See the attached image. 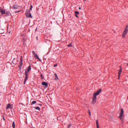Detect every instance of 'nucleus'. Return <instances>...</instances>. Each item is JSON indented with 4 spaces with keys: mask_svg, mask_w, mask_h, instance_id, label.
Instances as JSON below:
<instances>
[{
    "mask_svg": "<svg viewBox=\"0 0 128 128\" xmlns=\"http://www.w3.org/2000/svg\"><path fill=\"white\" fill-rule=\"evenodd\" d=\"M102 92V89H99L98 90L96 91V92H94V96L92 98V104H94L96 102V96H98Z\"/></svg>",
    "mask_w": 128,
    "mask_h": 128,
    "instance_id": "1",
    "label": "nucleus"
},
{
    "mask_svg": "<svg viewBox=\"0 0 128 128\" xmlns=\"http://www.w3.org/2000/svg\"><path fill=\"white\" fill-rule=\"evenodd\" d=\"M26 18H32V16L30 14V10H26Z\"/></svg>",
    "mask_w": 128,
    "mask_h": 128,
    "instance_id": "2",
    "label": "nucleus"
},
{
    "mask_svg": "<svg viewBox=\"0 0 128 128\" xmlns=\"http://www.w3.org/2000/svg\"><path fill=\"white\" fill-rule=\"evenodd\" d=\"M124 108H121L120 112V113L119 118L122 120H124Z\"/></svg>",
    "mask_w": 128,
    "mask_h": 128,
    "instance_id": "3",
    "label": "nucleus"
},
{
    "mask_svg": "<svg viewBox=\"0 0 128 128\" xmlns=\"http://www.w3.org/2000/svg\"><path fill=\"white\" fill-rule=\"evenodd\" d=\"M22 58L21 57L20 58V64L18 66V68L20 70H21L22 66Z\"/></svg>",
    "mask_w": 128,
    "mask_h": 128,
    "instance_id": "4",
    "label": "nucleus"
},
{
    "mask_svg": "<svg viewBox=\"0 0 128 128\" xmlns=\"http://www.w3.org/2000/svg\"><path fill=\"white\" fill-rule=\"evenodd\" d=\"M26 77L24 80V84H26V80H28V72H26V74H25Z\"/></svg>",
    "mask_w": 128,
    "mask_h": 128,
    "instance_id": "5",
    "label": "nucleus"
},
{
    "mask_svg": "<svg viewBox=\"0 0 128 128\" xmlns=\"http://www.w3.org/2000/svg\"><path fill=\"white\" fill-rule=\"evenodd\" d=\"M42 86H44V88H48V84L46 82H43L42 83Z\"/></svg>",
    "mask_w": 128,
    "mask_h": 128,
    "instance_id": "6",
    "label": "nucleus"
},
{
    "mask_svg": "<svg viewBox=\"0 0 128 128\" xmlns=\"http://www.w3.org/2000/svg\"><path fill=\"white\" fill-rule=\"evenodd\" d=\"M30 70H32V67H30V66L28 67L27 70L25 71V74H26V72H27V74H28V72H30Z\"/></svg>",
    "mask_w": 128,
    "mask_h": 128,
    "instance_id": "7",
    "label": "nucleus"
},
{
    "mask_svg": "<svg viewBox=\"0 0 128 128\" xmlns=\"http://www.w3.org/2000/svg\"><path fill=\"white\" fill-rule=\"evenodd\" d=\"M128 34V30L125 28L123 32L122 36L123 38H124L126 36V35Z\"/></svg>",
    "mask_w": 128,
    "mask_h": 128,
    "instance_id": "8",
    "label": "nucleus"
},
{
    "mask_svg": "<svg viewBox=\"0 0 128 128\" xmlns=\"http://www.w3.org/2000/svg\"><path fill=\"white\" fill-rule=\"evenodd\" d=\"M122 68L120 67V70H119L118 72V80H120V74H122Z\"/></svg>",
    "mask_w": 128,
    "mask_h": 128,
    "instance_id": "9",
    "label": "nucleus"
},
{
    "mask_svg": "<svg viewBox=\"0 0 128 128\" xmlns=\"http://www.w3.org/2000/svg\"><path fill=\"white\" fill-rule=\"evenodd\" d=\"M0 12L2 14H6V11L3 9H0Z\"/></svg>",
    "mask_w": 128,
    "mask_h": 128,
    "instance_id": "10",
    "label": "nucleus"
},
{
    "mask_svg": "<svg viewBox=\"0 0 128 128\" xmlns=\"http://www.w3.org/2000/svg\"><path fill=\"white\" fill-rule=\"evenodd\" d=\"M12 108V104H8L6 106V110H8V108Z\"/></svg>",
    "mask_w": 128,
    "mask_h": 128,
    "instance_id": "11",
    "label": "nucleus"
},
{
    "mask_svg": "<svg viewBox=\"0 0 128 128\" xmlns=\"http://www.w3.org/2000/svg\"><path fill=\"white\" fill-rule=\"evenodd\" d=\"M34 57L36 58H37V60H40V59L38 57V56L36 54H35L34 55Z\"/></svg>",
    "mask_w": 128,
    "mask_h": 128,
    "instance_id": "12",
    "label": "nucleus"
},
{
    "mask_svg": "<svg viewBox=\"0 0 128 128\" xmlns=\"http://www.w3.org/2000/svg\"><path fill=\"white\" fill-rule=\"evenodd\" d=\"M18 6L17 5H14L12 6L13 10H18Z\"/></svg>",
    "mask_w": 128,
    "mask_h": 128,
    "instance_id": "13",
    "label": "nucleus"
},
{
    "mask_svg": "<svg viewBox=\"0 0 128 128\" xmlns=\"http://www.w3.org/2000/svg\"><path fill=\"white\" fill-rule=\"evenodd\" d=\"M68 128H74V124H70L68 126Z\"/></svg>",
    "mask_w": 128,
    "mask_h": 128,
    "instance_id": "14",
    "label": "nucleus"
},
{
    "mask_svg": "<svg viewBox=\"0 0 128 128\" xmlns=\"http://www.w3.org/2000/svg\"><path fill=\"white\" fill-rule=\"evenodd\" d=\"M54 76H55V80H58V74H56L55 73V74H54Z\"/></svg>",
    "mask_w": 128,
    "mask_h": 128,
    "instance_id": "15",
    "label": "nucleus"
},
{
    "mask_svg": "<svg viewBox=\"0 0 128 128\" xmlns=\"http://www.w3.org/2000/svg\"><path fill=\"white\" fill-rule=\"evenodd\" d=\"M35 108L37 110H38L39 112L40 110V108L39 106H36Z\"/></svg>",
    "mask_w": 128,
    "mask_h": 128,
    "instance_id": "16",
    "label": "nucleus"
},
{
    "mask_svg": "<svg viewBox=\"0 0 128 128\" xmlns=\"http://www.w3.org/2000/svg\"><path fill=\"white\" fill-rule=\"evenodd\" d=\"M12 126L13 128H16V125L14 124V122H12Z\"/></svg>",
    "mask_w": 128,
    "mask_h": 128,
    "instance_id": "17",
    "label": "nucleus"
},
{
    "mask_svg": "<svg viewBox=\"0 0 128 128\" xmlns=\"http://www.w3.org/2000/svg\"><path fill=\"white\" fill-rule=\"evenodd\" d=\"M68 48H71V46H72V43H70L68 45Z\"/></svg>",
    "mask_w": 128,
    "mask_h": 128,
    "instance_id": "18",
    "label": "nucleus"
},
{
    "mask_svg": "<svg viewBox=\"0 0 128 128\" xmlns=\"http://www.w3.org/2000/svg\"><path fill=\"white\" fill-rule=\"evenodd\" d=\"M36 104V101L34 100V101L32 102L31 104Z\"/></svg>",
    "mask_w": 128,
    "mask_h": 128,
    "instance_id": "19",
    "label": "nucleus"
},
{
    "mask_svg": "<svg viewBox=\"0 0 128 128\" xmlns=\"http://www.w3.org/2000/svg\"><path fill=\"white\" fill-rule=\"evenodd\" d=\"M74 14H80V12H78V11H76V12H74Z\"/></svg>",
    "mask_w": 128,
    "mask_h": 128,
    "instance_id": "20",
    "label": "nucleus"
},
{
    "mask_svg": "<svg viewBox=\"0 0 128 128\" xmlns=\"http://www.w3.org/2000/svg\"><path fill=\"white\" fill-rule=\"evenodd\" d=\"M88 114H89L90 116H91L90 110H88Z\"/></svg>",
    "mask_w": 128,
    "mask_h": 128,
    "instance_id": "21",
    "label": "nucleus"
},
{
    "mask_svg": "<svg viewBox=\"0 0 128 128\" xmlns=\"http://www.w3.org/2000/svg\"><path fill=\"white\" fill-rule=\"evenodd\" d=\"M40 78L42 80V78H44V76H42V74H40Z\"/></svg>",
    "mask_w": 128,
    "mask_h": 128,
    "instance_id": "22",
    "label": "nucleus"
},
{
    "mask_svg": "<svg viewBox=\"0 0 128 128\" xmlns=\"http://www.w3.org/2000/svg\"><path fill=\"white\" fill-rule=\"evenodd\" d=\"M32 10V5H31L30 7V10Z\"/></svg>",
    "mask_w": 128,
    "mask_h": 128,
    "instance_id": "23",
    "label": "nucleus"
},
{
    "mask_svg": "<svg viewBox=\"0 0 128 128\" xmlns=\"http://www.w3.org/2000/svg\"><path fill=\"white\" fill-rule=\"evenodd\" d=\"M32 54L34 56V54H36V52L34 51H32Z\"/></svg>",
    "mask_w": 128,
    "mask_h": 128,
    "instance_id": "24",
    "label": "nucleus"
},
{
    "mask_svg": "<svg viewBox=\"0 0 128 128\" xmlns=\"http://www.w3.org/2000/svg\"><path fill=\"white\" fill-rule=\"evenodd\" d=\"M54 68H56V66H58V64H54Z\"/></svg>",
    "mask_w": 128,
    "mask_h": 128,
    "instance_id": "25",
    "label": "nucleus"
},
{
    "mask_svg": "<svg viewBox=\"0 0 128 128\" xmlns=\"http://www.w3.org/2000/svg\"><path fill=\"white\" fill-rule=\"evenodd\" d=\"M75 16H76V18H78V14H76Z\"/></svg>",
    "mask_w": 128,
    "mask_h": 128,
    "instance_id": "26",
    "label": "nucleus"
},
{
    "mask_svg": "<svg viewBox=\"0 0 128 128\" xmlns=\"http://www.w3.org/2000/svg\"><path fill=\"white\" fill-rule=\"evenodd\" d=\"M128 26L127 25V26H126V30H128Z\"/></svg>",
    "mask_w": 128,
    "mask_h": 128,
    "instance_id": "27",
    "label": "nucleus"
},
{
    "mask_svg": "<svg viewBox=\"0 0 128 128\" xmlns=\"http://www.w3.org/2000/svg\"><path fill=\"white\" fill-rule=\"evenodd\" d=\"M78 10H82V8L80 7H79Z\"/></svg>",
    "mask_w": 128,
    "mask_h": 128,
    "instance_id": "28",
    "label": "nucleus"
},
{
    "mask_svg": "<svg viewBox=\"0 0 128 128\" xmlns=\"http://www.w3.org/2000/svg\"><path fill=\"white\" fill-rule=\"evenodd\" d=\"M14 60H16V58H14ZM14 60L12 61V64H14Z\"/></svg>",
    "mask_w": 128,
    "mask_h": 128,
    "instance_id": "29",
    "label": "nucleus"
},
{
    "mask_svg": "<svg viewBox=\"0 0 128 128\" xmlns=\"http://www.w3.org/2000/svg\"><path fill=\"white\" fill-rule=\"evenodd\" d=\"M39 106H42V104H38Z\"/></svg>",
    "mask_w": 128,
    "mask_h": 128,
    "instance_id": "30",
    "label": "nucleus"
},
{
    "mask_svg": "<svg viewBox=\"0 0 128 128\" xmlns=\"http://www.w3.org/2000/svg\"><path fill=\"white\" fill-rule=\"evenodd\" d=\"M20 12V11H18V12Z\"/></svg>",
    "mask_w": 128,
    "mask_h": 128,
    "instance_id": "31",
    "label": "nucleus"
},
{
    "mask_svg": "<svg viewBox=\"0 0 128 128\" xmlns=\"http://www.w3.org/2000/svg\"><path fill=\"white\" fill-rule=\"evenodd\" d=\"M86 0H84V2H86Z\"/></svg>",
    "mask_w": 128,
    "mask_h": 128,
    "instance_id": "32",
    "label": "nucleus"
},
{
    "mask_svg": "<svg viewBox=\"0 0 128 128\" xmlns=\"http://www.w3.org/2000/svg\"><path fill=\"white\" fill-rule=\"evenodd\" d=\"M36 38H37V40H38V36H36Z\"/></svg>",
    "mask_w": 128,
    "mask_h": 128,
    "instance_id": "33",
    "label": "nucleus"
}]
</instances>
